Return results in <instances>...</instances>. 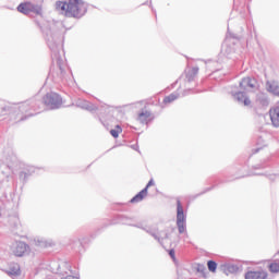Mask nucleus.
<instances>
[{
	"label": "nucleus",
	"mask_w": 279,
	"mask_h": 279,
	"mask_svg": "<svg viewBox=\"0 0 279 279\" xmlns=\"http://www.w3.org/2000/svg\"><path fill=\"white\" fill-rule=\"evenodd\" d=\"M266 90H268V93H271L272 95H276L277 97H279V84L278 81H268L266 83Z\"/></svg>",
	"instance_id": "1a4fd4ad"
},
{
	"label": "nucleus",
	"mask_w": 279,
	"mask_h": 279,
	"mask_svg": "<svg viewBox=\"0 0 279 279\" xmlns=\"http://www.w3.org/2000/svg\"><path fill=\"white\" fill-rule=\"evenodd\" d=\"M147 187L143 189L138 194H136L130 202L131 204H138L147 197Z\"/></svg>",
	"instance_id": "9b49d317"
},
{
	"label": "nucleus",
	"mask_w": 279,
	"mask_h": 279,
	"mask_svg": "<svg viewBox=\"0 0 279 279\" xmlns=\"http://www.w3.org/2000/svg\"><path fill=\"white\" fill-rule=\"evenodd\" d=\"M155 239H158V241H160V240H162V239H169V236L167 235V233L161 232V233L159 234V236H158V235H155Z\"/></svg>",
	"instance_id": "4be33fe9"
},
{
	"label": "nucleus",
	"mask_w": 279,
	"mask_h": 279,
	"mask_svg": "<svg viewBox=\"0 0 279 279\" xmlns=\"http://www.w3.org/2000/svg\"><path fill=\"white\" fill-rule=\"evenodd\" d=\"M256 84L257 82L254 78L244 77L240 83V87L242 88V90H252L256 87Z\"/></svg>",
	"instance_id": "6e6552de"
},
{
	"label": "nucleus",
	"mask_w": 279,
	"mask_h": 279,
	"mask_svg": "<svg viewBox=\"0 0 279 279\" xmlns=\"http://www.w3.org/2000/svg\"><path fill=\"white\" fill-rule=\"evenodd\" d=\"M235 99L240 102H242L244 106H252V100L245 96V93L238 92L235 94Z\"/></svg>",
	"instance_id": "f8f14e48"
},
{
	"label": "nucleus",
	"mask_w": 279,
	"mask_h": 279,
	"mask_svg": "<svg viewBox=\"0 0 279 279\" xmlns=\"http://www.w3.org/2000/svg\"><path fill=\"white\" fill-rule=\"evenodd\" d=\"M121 132H123V129H121L120 125H116V128L110 131V134L113 138H119V134H121Z\"/></svg>",
	"instance_id": "dca6fc26"
},
{
	"label": "nucleus",
	"mask_w": 279,
	"mask_h": 279,
	"mask_svg": "<svg viewBox=\"0 0 279 279\" xmlns=\"http://www.w3.org/2000/svg\"><path fill=\"white\" fill-rule=\"evenodd\" d=\"M17 12H21V14H29L31 12H34V14H43V8L32 2H22L17 7Z\"/></svg>",
	"instance_id": "20e7f679"
},
{
	"label": "nucleus",
	"mask_w": 279,
	"mask_h": 279,
	"mask_svg": "<svg viewBox=\"0 0 279 279\" xmlns=\"http://www.w3.org/2000/svg\"><path fill=\"white\" fill-rule=\"evenodd\" d=\"M44 104L49 110H56L62 104V99L58 94H47L44 98Z\"/></svg>",
	"instance_id": "39448f33"
},
{
	"label": "nucleus",
	"mask_w": 279,
	"mask_h": 279,
	"mask_svg": "<svg viewBox=\"0 0 279 279\" xmlns=\"http://www.w3.org/2000/svg\"><path fill=\"white\" fill-rule=\"evenodd\" d=\"M36 245H38L39 247H51V243L47 241H38L36 242Z\"/></svg>",
	"instance_id": "aec40b11"
},
{
	"label": "nucleus",
	"mask_w": 279,
	"mask_h": 279,
	"mask_svg": "<svg viewBox=\"0 0 279 279\" xmlns=\"http://www.w3.org/2000/svg\"><path fill=\"white\" fill-rule=\"evenodd\" d=\"M177 227L180 234L186 232V216H184V207H182V202L177 201Z\"/></svg>",
	"instance_id": "7ed1b4c3"
},
{
	"label": "nucleus",
	"mask_w": 279,
	"mask_h": 279,
	"mask_svg": "<svg viewBox=\"0 0 279 279\" xmlns=\"http://www.w3.org/2000/svg\"><path fill=\"white\" fill-rule=\"evenodd\" d=\"M26 171L27 172H22V175H24V178H25V175H27V173H29V175H32V173H35L36 172V168L31 167Z\"/></svg>",
	"instance_id": "412c9836"
},
{
	"label": "nucleus",
	"mask_w": 279,
	"mask_h": 279,
	"mask_svg": "<svg viewBox=\"0 0 279 279\" xmlns=\"http://www.w3.org/2000/svg\"><path fill=\"white\" fill-rule=\"evenodd\" d=\"M169 255L171 256V258L175 259V251L170 250Z\"/></svg>",
	"instance_id": "b1692460"
},
{
	"label": "nucleus",
	"mask_w": 279,
	"mask_h": 279,
	"mask_svg": "<svg viewBox=\"0 0 279 279\" xmlns=\"http://www.w3.org/2000/svg\"><path fill=\"white\" fill-rule=\"evenodd\" d=\"M196 269L197 271H201V274H204L206 271V267L202 264H199Z\"/></svg>",
	"instance_id": "5701e85b"
},
{
	"label": "nucleus",
	"mask_w": 279,
	"mask_h": 279,
	"mask_svg": "<svg viewBox=\"0 0 279 279\" xmlns=\"http://www.w3.org/2000/svg\"><path fill=\"white\" fill-rule=\"evenodd\" d=\"M178 97H179L178 94H170L163 98V104H173V101H175Z\"/></svg>",
	"instance_id": "2eb2a0df"
},
{
	"label": "nucleus",
	"mask_w": 279,
	"mask_h": 279,
	"mask_svg": "<svg viewBox=\"0 0 279 279\" xmlns=\"http://www.w3.org/2000/svg\"><path fill=\"white\" fill-rule=\"evenodd\" d=\"M268 275L265 270H251L245 274V279H267Z\"/></svg>",
	"instance_id": "0eeeda50"
},
{
	"label": "nucleus",
	"mask_w": 279,
	"mask_h": 279,
	"mask_svg": "<svg viewBox=\"0 0 279 279\" xmlns=\"http://www.w3.org/2000/svg\"><path fill=\"white\" fill-rule=\"evenodd\" d=\"M207 267H208L209 271H211V274H215V271H217V264L215 260H208Z\"/></svg>",
	"instance_id": "6ab92c4d"
},
{
	"label": "nucleus",
	"mask_w": 279,
	"mask_h": 279,
	"mask_svg": "<svg viewBox=\"0 0 279 279\" xmlns=\"http://www.w3.org/2000/svg\"><path fill=\"white\" fill-rule=\"evenodd\" d=\"M268 269L270 271V274H279V263H271L269 266H268Z\"/></svg>",
	"instance_id": "f3484780"
},
{
	"label": "nucleus",
	"mask_w": 279,
	"mask_h": 279,
	"mask_svg": "<svg viewBox=\"0 0 279 279\" xmlns=\"http://www.w3.org/2000/svg\"><path fill=\"white\" fill-rule=\"evenodd\" d=\"M29 105L27 104H20L13 111L12 118L17 123H21L23 121H27L31 117H34V114L29 111Z\"/></svg>",
	"instance_id": "f03ea898"
},
{
	"label": "nucleus",
	"mask_w": 279,
	"mask_h": 279,
	"mask_svg": "<svg viewBox=\"0 0 279 279\" xmlns=\"http://www.w3.org/2000/svg\"><path fill=\"white\" fill-rule=\"evenodd\" d=\"M150 117H151V112L145 110L138 113L137 121H140V123H147Z\"/></svg>",
	"instance_id": "ddd939ff"
},
{
	"label": "nucleus",
	"mask_w": 279,
	"mask_h": 279,
	"mask_svg": "<svg viewBox=\"0 0 279 279\" xmlns=\"http://www.w3.org/2000/svg\"><path fill=\"white\" fill-rule=\"evenodd\" d=\"M9 274L11 276H19L21 275V266H19V264H15L13 266L10 267Z\"/></svg>",
	"instance_id": "4468645a"
},
{
	"label": "nucleus",
	"mask_w": 279,
	"mask_h": 279,
	"mask_svg": "<svg viewBox=\"0 0 279 279\" xmlns=\"http://www.w3.org/2000/svg\"><path fill=\"white\" fill-rule=\"evenodd\" d=\"M197 73H199L198 68H192L191 70H189V72H187L189 80H193V77H195V75H197Z\"/></svg>",
	"instance_id": "a211bd4d"
},
{
	"label": "nucleus",
	"mask_w": 279,
	"mask_h": 279,
	"mask_svg": "<svg viewBox=\"0 0 279 279\" xmlns=\"http://www.w3.org/2000/svg\"><path fill=\"white\" fill-rule=\"evenodd\" d=\"M269 117L275 128H279V107H272L269 110Z\"/></svg>",
	"instance_id": "9d476101"
},
{
	"label": "nucleus",
	"mask_w": 279,
	"mask_h": 279,
	"mask_svg": "<svg viewBox=\"0 0 279 279\" xmlns=\"http://www.w3.org/2000/svg\"><path fill=\"white\" fill-rule=\"evenodd\" d=\"M149 186H154V180H150L147 185H146V189L147 191L149 190Z\"/></svg>",
	"instance_id": "393cba45"
},
{
	"label": "nucleus",
	"mask_w": 279,
	"mask_h": 279,
	"mask_svg": "<svg viewBox=\"0 0 279 279\" xmlns=\"http://www.w3.org/2000/svg\"><path fill=\"white\" fill-rule=\"evenodd\" d=\"M56 8L60 10L64 16L72 19H82L88 9L84 0L57 1Z\"/></svg>",
	"instance_id": "f257e3e1"
},
{
	"label": "nucleus",
	"mask_w": 279,
	"mask_h": 279,
	"mask_svg": "<svg viewBox=\"0 0 279 279\" xmlns=\"http://www.w3.org/2000/svg\"><path fill=\"white\" fill-rule=\"evenodd\" d=\"M11 252L13 256H25L27 252H29V245L25 244L24 242H15L11 246Z\"/></svg>",
	"instance_id": "423d86ee"
}]
</instances>
